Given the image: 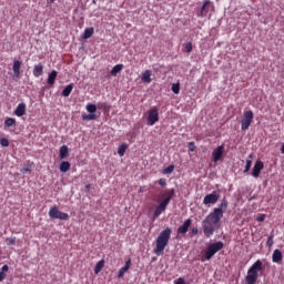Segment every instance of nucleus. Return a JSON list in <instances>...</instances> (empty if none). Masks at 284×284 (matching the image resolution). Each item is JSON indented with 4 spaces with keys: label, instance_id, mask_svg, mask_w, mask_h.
<instances>
[{
    "label": "nucleus",
    "instance_id": "nucleus-1",
    "mask_svg": "<svg viewBox=\"0 0 284 284\" xmlns=\"http://www.w3.org/2000/svg\"><path fill=\"white\" fill-rule=\"evenodd\" d=\"M227 200L223 199L219 207H215L213 212H211L203 221H202V229L203 234L206 239L214 235V232L219 230L221 224V219H223V214L225 210H227Z\"/></svg>",
    "mask_w": 284,
    "mask_h": 284
},
{
    "label": "nucleus",
    "instance_id": "nucleus-2",
    "mask_svg": "<svg viewBox=\"0 0 284 284\" xmlns=\"http://www.w3.org/2000/svg\"><path fill=\"white\" fill-rule=\"evenodd\" d=\"M172 237V229L166 227L164 229L155 240V248L153 250L156 256H161L165 248L170 244V239Z\"/></svg>",
    "mask_w": 284,
    "mask_h": 284
},
{
    "label": "nucleus",
    "instance_id": "nucleus-3",
    "mask_svg": "<svg viewBox=\"0 0 284 284\" xmlns=\"http://www.w3.org/2000/svg\"><path fill=\"white\" fill-rule=\"evenodd\" d=\"M175 191L174 189L165 190L164 192L161 193V199H163L160 204L155 207L154 211V219H159L160 214L165 212L168 210V205H170V201L174 199Z\"/></svg>",
    "mask_w": 284,
    "mask_h": 284
},
{
    "label": "nucleus",
    "instance_id": "nucleus-4",
    "mask_svg": "<svg viewBox=\"0 0 284 284\" xmlns=\"http://www.w3.org/2000/svg\"><path fill=\"white\" fill-rule=\"evenodd\" d=\"M223 247H225V244H223V242H221V241L211 243L204 251V253L201 257V262L205 263V261H212V257L215 254H217V252H221V250H223Z\"/></svg>",
    "mask_w": 284,
    "mask_h": 284
},
{
    "label": "nucleus",
    "instance_id": "nucleus-5",
    "mask_svg": "<svg viewBox=\"0 0 284 284\" xmlns=\"http://www.w3.org/2000/svg\"><path fill=\"white\" fill-rule=\"evenodd\" d=\"M254 121V111L248 110L244 111L242 121H241V130L242 132H245L246 130H250V125H252V122Z\"/></svg>",
    "mask_w": 284,
    "mask_h": 284
},
{
    "label": "nucleus",
    "instance_id": "nucleus-6",
    "mask_svg": "<svg viewBox=\"0 0 284 284\" xmlns=\"http://www.w3.org/2000/svg\"><path fill=\"white\" fill-rule=\"evenodd\" d=\"M146 122H148V125H155L156 123H159V109L152 108L149 111Z\"/></svg>",
    "mask_w": 284,
    "mask_h": 284
},
{
    "label": "nucleus",
    "instance_id": "nucleus-7",
    "mask_svg": "<svg viewBox=\"0 0 284 284\" xmlns=\"http://www.w3.org/2000/svg\"><path fill=\"white\" fill-rule=\"evenodd\" d=\"M220 195L216 194V192L206 194L203 199L204 205H214L215 203H219Z\"/></svg>",
    "mask_w": 284,
    "mask_h": 284
},
{
    "label": "nucleus",
    "instance_id": "nucleus-8",
    "mask_svg": "<svg viewBox=\"0 0 284 284\" xmlns=\"http://www.w3.org/2000/svg\"><path fill=\"white\" fill-rule=\"evenodd\" d=\"M263 168H265L263 161H256L253 166L252 176H254V179H258V176H261V171L263 170Z\"/></svg>",
    "mask_w": 284,
    "mask_h": 284
},
{
    "label": "nucleus",
    "instance_id": "nucleus-9",
    "mask_svg": "<svg viewBox=\"0 0 284 284\" xmlns=\"http://www.w3.org/2000/svg\"><path fill=\"white\" fill-rule=\"evenodd\" d=\"M223 150H224V146L220 145L213 151L212 156H213L214 163H219V161L223 159Z\"/></svg>",
    "mask_w": 284,
    "mask_h": 284
},
{
    "label": "nucleus",
    "instance_id": "nucleus-10",
    "mask_svg": "<svg viewBox=\"0 0 284 284\" xmlns=\"http://www.w3.org/2000/svg\"><path fill=\"white\" fill-rule=\"evenodd\" d=\"M245 281L247 284H255L258 281V273H254V271L248 268Z\"/></svg>",
    "mask_w": 284,
    "mask_h": 284
},
{
    "label": "nucleus",
    "instance_id": "nucleus-11",
    "mask_svg": "<svg viewBox=\"0 0 284 284\" xmlns=\"http://www.w3.org/2000/svg\"><path fill=\"white\" fill-rule=\"evenodd\" d=\"M192 225V219H187L184 223L178 229V234H187L190 226Z\"/></svg>",
    "mask_w": 284,
    "mask_h": 284
},
{
    "label": "nucleus",
    "instance_id": "nucleus-12",
    "mask_svg": "<svg viewBox=\"0 0 284 284\" xmlns=\"http://www.w3.org/2000/svg\"><path fill=\"white\" fill-rule=\"evenodd\" d=\"M250 271L254 272L255 274L263 272V262L261 260H257L255 263L252 264Z\"/></svg>",
    "mask_w": 284,
    "mask_h": 284
},
{
    "label": "nucleus",
    "instance_id": "nucleus-13",
    "mask_svg": "<svg viewBox=\"0 0 284 284\" xmlns=\"http://www.w3.org/2000/svg\"><path fill=\"white\" fill-rule=\"evenodd\" d=\"M130 265H132V260H128L125 265L119 270L118 278H123V276H125V272L130 270Z\"/></svg>",
    "mask_w": 284,
    "mask_h": 284
},
{
    "label": "nucleus",
    "instance_id": "nucleus-14",
    "mask_svg": "<svg viewBox=\"0 0 284 284\" xmlns=\"http://www.w3.org/2000/svg\"><path fill=\"white\" fill-rule=\"evenodd\" d=\"M142 83H152V71L145 70L141 77Z\"/></svg>",
    "mask_w": 284,
    "mask_h": 284
},
{
    "label": "nucleus",
    "instance_id": "nucleus-15",
    "mask_svg": "<svg viewBox=\"0 0 284 284\" xmlns=\"http://www.w3.org/2000/svg\"><path fill=\"white\" fill-rule=\"evenodd\" d=\"M272 261H273V263H281V261H283V252H281V250L276 248L273 252Z\"/></svg>",
    "mask_w": 284,
    "mask_h": 284
},
{
    "label": "nucleus",
    "instance_id": "nucleus-16",
    "mask_svg": "<svg viewBox=\"0 0 284 284\" xmlns=\"http://www.w3.org/2000/svg\"><path fill=\"white\" fill-rule=\"evenodd\" d=\"M16 116H24L26 114V103L18 104L17 109L14 110Z\"/></svg>",
    "mask_w": 284,
    "mask_h": 284
},
{
    "label": "nucleus",
    "instance_id": "nucleus-17",
    "mask_svg": "<svg viewBox=\"0 0 284 284\" xmlns=\"http://www.w3.org/2000/svg\"><path fill=\"white\" fill-rule=\"evenodd\" d=\"M70 156V149H68V145H62L60 148V160L63 161V159H68Z\"/></svg>",
    "mask_w": 284,
    "mask_h": 284
},
{
    "label": "nucleus",
    "instance_id": "nucleus-18",
    "mask_svg": "<svg viewBox=\"0 0 284 284\" xmlns=\"http://www.w3.org/2000/svg\"><path fill=\"white\" fill-rule=\"evenodd\" d=\"M13 74L17 78L21 74V61L19 60L13 61Z\"/></svg>",
    "mask_w": 284,
    "mask_h": 284
},
{
    "label": "nucleus",
    "instance_id": "nucleus-19",
    "mask_svg": "<svg viewBox=\"0 0 284 284\" xmlns=\"http://www.w3.org/2000/svg\"><path fill=\"white\" fill-rule=\"evenodd\" d=\"M43 74V64L38 63L33 68V77L39 78Z\"/></svg>",
    "mask_w": 284,
    "mask_h": 284
},
{
    "label": "nucleus",
    "instance_id": "nucleus-20",
    "mask_svg": "<svg viewBox=\"0 0 284 284\" xmlns=\"http://www.w3.org/2000/svg\"><path fill=\"white\" fill-rule=\"evenodd\" d=\"M61 211H59V206L54 205L51 206L49 210L50 219H58Z\"/></svg>",
    "mask_w": 284,
    "mask_h": 284
},
{
    "label": "nucleus",
    "instance_id": "nucleus-21",
    "mask_svg": "<svg viewBox=\"0 0 284 284\" xmlns=\"http://www.w3.org/2000/svg\"><path fill=\"white\" fill-rule=\"evenodd\" d=\"M58 72L57 70H53L49 73V77H48V80H47V83L49 85H52L55 81H57V77H58Z\"/></svg>",
    "mask_w": 284,
    "mask_h": 284
},
{
    "label": "nucleus",
    "instance_id": "nucleus-22",
    "mask_svg": "<svg viewBox=\"0 0 284 284\" xmlns=\"http://www.w3.org/2000/svg\"><path fill=\"white\" fill-rule=\"evenodd\" d=\"M72 90H74V84L70 83L62 90V97H69L70 94H72Z\"/></svg>",
    "mask_w": 284,
    "mask_h": 284
},
{
    "label": "nucleus",
    "instance_id": "nucleus-23",
    "mask_svg": "<svg viewBox=\"0 0 284 284\" xmlns=\"http://www.w3.org/2000/svg\"><path fill=\"white\" fill-rule=\"evenodd\" d=\"M70 168H71V164L68 161H62L60 163V172L62 173L69 172Z\"/></svg>",
    "mask_w": 284,
    "mask_h": 284
},
{
    "label": "nucleus",
    "instance_id": "nucleus-24",
    "mask_svg": "<svg viewBox=\"0 0 284 284\" xmlns=\"http://www.w3.org/2000/svg\"><path fill=\"white\" fill-rule=\"evenodd\" d=\"M8 270H10V267L8 266V264H4L2 267H1V271H0V283L6 281V272H8Z\"/></svg>",
    "mask_w": 284,
    "mask_h": 284
},
{
    "label": "nucleus",
    "instance_id": "nucleus-25",
    "mask_svg": "<svg viewBox=\"0 0 284 284\" xmlns=\"http://www.w3.org/2000/svg\"><path fill=\"white\" fill-rule=\"evenodd\" d=\"M94 34V28L90 27L84 30L83 39L88 40Z\"/></svg>",
    "mask_w": 284,
    "mask_h": 284
},
{
    "label": "nucleus",
    "instance_id": "nucleus-26",
    "mask_svg": "<svg viewBox=\"0 0 284 284\" xmlns=\"http://www.w3.org/2000/svg\"><path fill=\"white\" fill-rule=\"evenodd\" d=\"M121 70H123V64H116L112 68L111 70V74L112 77H116V74H119V72H121Z\"/></svg>",
    "mask_w": 284,
    "mask_h": 284
},
{
    "label": "nucleus",
    "instance_id": "nucleus-27",
    "mask_svg": "<svg viewBox=\"0 0 284 284\" xmlns=\"http://www.w3.org/2000/svg\"><path fill=\"white\" fill-rule=\"evenodd\" d=\"M4 125H6V128H12V126L17 125V120L14 118H8L4 121Z\"/></svg>",
    "mask_w": 284,
    "mask_h": 284
},
{
    "label": "nucleus",
    "instance_id": "nucleus-28",
    "mask_svg": "<svg viewBox=\"0 0 284 284\" xmlns=\"http://www.w3.org/2000/svg\"><path fill=\"white\" fill-rule=\"evenodd\" d=\"M252 159H254V156H253L252 154H250V155H248V159L246 160L244 173L250 172V170H251V168H252Z\"/></svg>",
    "mask_w": 284,
    "mask_h": 284
},
{
    "label": "nucleus",
    "instance_id": "nucleus-29",
    "mask_svg": "<svg viewBox=\"0 0 284 284\" xmlns=\"http://www.w3.org/2000/svg\"><path fill=\"white\" fill-rule=\"evenodd\" d=\"M105 262L103 260L99 261L94 267V274H99L103 270Z\"/></svg>",
    "mask_w": 284,
    "mask_h": 284
},
{
    "label": "nucleus",
    "instance_id": "nucleus-30",
    "mask_svg": "<svg viewBox=\"0 0 284 284\" xmlns=\"http://www.w3.org/2000/svg\"><path fill=\"white\" fill-rule=\"evenodd\" d=\"M83 121H97V119H99V116L94 113H90L87 115H82Z\"/></svg>",
    "mask_w": 284,
    "mask_h": 284
},
{
    "label": "nucleus",
    "instance_id": "nucleus-31",
    "mask_svg": "<svg viewBox=\"0 0 284 284\" xmlns=\"http://www.w3.org/2000/svg\"><path fill=\"white\" fill-rule=\"evenodd\" d=\"M125 150H128V144H122L118 149L119 156H125Z\"/></svg>",
    "mask_w": 284,
    "mask_h": 284
},
{
    "label": "nucleus",
    "instance_id": "nucleus-32",
    "mask_svg": "<svg viewBox=\"0 0 284 284\" xmlns=\"http://www.w3.org/2000/svg\"><path fill=\"white\" fill-rule=\"evenodd\" d=\"M33 165H34V163L28 162V165L21 170L22 174H26L28 172H32V166Z\"/></svg>",
    "mask_w": 284,
    "mask_h": 284
},
{
    "label": "nucleus",
    "instance_id": "nucleus-33",
    "mask_svg": "<svg viewBox=\"0 0 284 284\" xmlns=\"http://www.w3.org/2000/svg\"><path fill=\"white\" fill-rule=\"evenodd\" d=\"M57 219H59V221H69L70 215L68 213L60 212Z\"/></svg>",
    "mask_w": 284,
    "mask_h": 284
},
{
    "label": "nucleus",
    "instance_id": "nucleus-34",
    "mask_svg": "<svg viewBox=\"0 0 284 284\" xmlns=\"http://www.w3.org/2000/svg\"><path fill=\"white\" fill-rule=\"evenodd\" d=\"M171 90L174 94H179V92H181V85L179 83H173Z\"/></svg>",
    "mask_w": 284,
    "mask_h": 284
},
{
    "label": "nucleus",
    "instance_id": "nucleus-35",
    "mask_svg": "<svg viewBox=\"0 0 284 284\" xmlns=\"http://www.w3.org/2000/svg\"><path fill=\"white\" fill-rule=\"evenodd\" d=\"M87 112H89L90 114H94V112H97V106L92 103L88 104Z\"/></svg>",
    "mask_w": 284,
    "mask_h": 284
},
{
    "label": "nucleus",
    "instance_id": "nucleus-36",
    "mask_svg": "<svg viewBox=\"0 0 284 284\" xmlns=\"http://www.w3.org/2000/svg\"><path fill=\"white\" fill-rule=\"evenodd\" d=\"M17 243V237L13 236V237H7L6 239V244L9 245V246H12Z\"/></svg>",
    "mask_w": 284,
    "mask_h": 284
},
{
    "label": "nucleus",
    "instance_id": "nucleus-37",
    "mask_svg": "<svg viewBox=\"0 0 284 284\" xmlns=\"http://www.w3.org/2000/svg\"><path fill=\"white\" fill-rule=\"evenodd\" d=\"M272 245H274V233H271V235L268 236V239L266 241L267 247H272Z\"/></svg>",
    "mask_w": 284,
    "mask_h": 284
},
{
    "label": "nucleus",
    "instance_id": "nucleus-38",
    "mask_svg": "<svg viewBox=\"0 0 284 284\" xmlns=\"http://www.w3.org/2000/svg\"><path fill=\"white\" fill-rule=\"evenodd\" d=\"M0 145L2 148H8L10 145V141H8V139H6V138H1L0 139Z\"/></svg>",
    "mask_w": 284,
    "mask_h": 284
},
{
    "label": "nucleus",
    "instance_id": "nucleus-39",
    "mask_svg": "<svg viewBox=\"0 0 284 284\" xmlns=\"http://www.w3.org/2000/svg\"><path fill=\"white\" fill-rule=\"evenodd\" d=\"M184 51L190 53L192 52V42H186L183 44Z\"/></svg>",
    "mask_w": 284,
    "mask_h": 284
},
{
    "label": "nucleus",
    "instance_id": "nucleus-40",
    "mask_svg": "<svg viewBox=\"0 0 284 284\" xmlns=\"http://www.w3.org/2000/svg\"><path fill=\"white\" fill-rule=\"evenodd\" d=\"M174 172V165H169L163 170V174H172Z\"/></svg>",
    "mask_w": 284,
    "mask_h": 284
},
{
    "label": "nucleus",
    "instance_id": "nucleus-41",
    "mask_svg": "<svg viewBox=\"0 0 284 284\" xmlns=\"http://www.w3.org/2000/svg\"><path fill=\"white\" fill-rule=\"evenodd\" d=\"M207 6H210V0H205L203 2V6L201 8V14H203V12H205V8H207Z\"/></svg>",
    "mask_w": 284,
    "mask_h": 284
},
{
    "label": "nucleus",
    "instance_id": "nucleus-42",
    "mask_svg": "<svg viewBox=\"0 0 284 284\" xmlns=\"http://www.w3.org/2000/svg\"><path fill=\"white\" fill-rule=\"evenodd\" d=\"M159 185H161V187H165V185H168V180H165V178H161L159 180Z\"/></svg>",
    "mask_w": 284,
    "mask_h": 284
},
{
    "label": "nucleus",
    "instance_id": "nucleus-43",
    "mask_svg": "<svg viewBox=\"0 0 284 284\" xmlns=\"http://www.w3.org/2000/svg\"><path fill=\"white\" fill-rule=\"evenodd\" d=\"M189 150L190 152H194V150H196V145H194V142L189 143Z\"/></svg>",
    "mask_w": 284,
    "mask_h": 284
},
{
    "label": "nucleus",
    "instance_id": "nucleus-44",
    "mask_svg": "<svg viewBox=\"0 0 284 284\" xmlns=\"http://www.w3.org/2000/svg\"><path fill=\"white\" fill-rule=\"evenodd\" d=\"M174 284H185V278L179 277L176 281H174Z\"/></svg>",
    "mask_w": 284,
    "mask_h": 284
},
{
    "label": "nucleus",
    "instance_id": "nucleus-45",
    "mask_svg": "<svg viewBox=\"0 0 284 284\" xmlns=\"http://www.w3.org/2000/svg\"><path fill=\"white\" fill-rule=\"evenodd\" d=\"M196 234H199V229L197 227H193L191 230V236H196Z\"/></svg>",
    "mask_w": 284,
    "mask_h": 284
},
{
    "label": "nucleus",
    "instance_id": "nucleus-46",
    "mask_svg": "<svg viewBox=\"0 0 284 284\" xmlns=\"http://www.w3.org/2000/svg\"><path fill=\"white\" fill-rule=\"evenodd\" d=\"M256 221H258V223H263V221H265V215H260Z\"/></svg>",
    "mask_w": 284,
    "mask_h": 284
},
{
    "label": "nucleus",
    "instance_id": "nucleus-47",
    "mask_svg": "<svg viewBox=\"0 0 284 284\" xmlns=\"http://www.w3.org/2000/svg\"><path fill=\"white\" fill-rule=\"evenodd\" d=\"M85 189H87V190H90V184H87V185H85Z\"/></svg>",
    "mask_w": 284,
    "mask_h": 284
},
{
    "label": "nucleus",
    "instance_id": "nucleus-48",
    "mask_svg": "<svg viewBox=\"0 0 284 284\" xmlns=\"http://www.w3.org/2000/svg\"><path fill=\"white\" fill-rule=\"evenodd\" d=\"M54 0H51V3H53Z\"/></svg>",
    "mask_w": 284,
    "mask_h": 284
}]
</instances>
